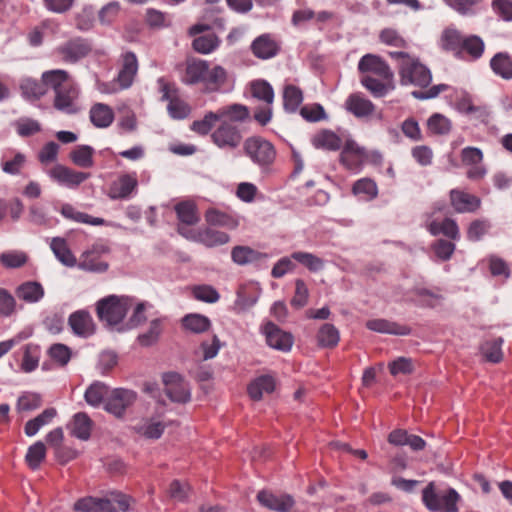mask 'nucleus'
<instances>
[{
  "instance_id": "f257e3e1",
  "label": "nucleus",
  "mask_w": 512,
  "mask_h": 512,
  "mask_svg": "<svg viewBox=\"0 0 512 512\" xmlns=\"http://www.w3.org/2000/svg\"><path fill=\"white\" fill-rule=\"evenodd\" d=\"M229 75L221 65L211 66L209 61L200 58H188L182 75V82L187 85L202 84L204 92L223 91L228 84Z\"/></svg>"
},
{
  "instance_id": "f03ea898",
  "label": "nucleus",
  "mask_w": 512,
  "mask_h": 512,
  "mask_svg": "<svg viewBox=\"0 0 512 512\" xmlns=\"http://www.w3.org/2000/svg\"><path fill=\"white\" fill-rule=\"evenodd\" d=\"M42 81L55 93L53 101L55 109L67 114L78 112L79 88L67 71L61 69L46 71L42 74Z\"/></svg>"
},
{
  "instance_id": "7ed1b4c3",
  "label": "nucleus",
  "mask_w": 512,
  "mask_h": 512,
  "mask_svg": "<svg viewBox=\"0 0 512 512\" xmlns=\"http://www.w3.org/2000/svg\"><path fill=\"white\" fill-rule=\"evenodd\" d=\"M461 496L451 488H438L435 482H429L422 491V502L432 512H458Z\"/></svg>"
},
{
  "instance_id": "20e7f679",
  "label": "nucleus",
  "mask_w": 512,
  "mask_h": 512,
  "mask_svg": "<svg viewBox=\"0 0 512 512\" xmlns=\"http://www.w3.org/2000/svg\"><path fill=\"white\" fill-rule=\"evenodd\" d=\"M134 303L135 299L130 296L109 295L97 301L96 313L101 322L114 327L124 320Z\"/></svg>"
},
{
  "instance_id": "39448f33",
  "label": "nucleus",
  "mask_w": 512,
  "mask_h": 512,
  "mask_svg": "<svg viewBox=\"0 0 512 512\" xmlns=\"http://www.w3.org/2000/svg\"><path fill=\"white\" fill-rule=\"evenodd\" d=\"M243 152L262 171H269L277 158L272 142L262 136H250L243 142Z\"/></svg>"
},
{
  "instance_id": "423d86ee",
  "label": "nucleus",
  "mask_w": 512,
  "mask_h": 512,
  "mask_svg": "<svg viewBox=\"0 0 512 512\" xmlns=\"http://www.w3.org/2000/svg\"><path fill=\"white\" fill-rule=\"evenodd\" d=\"M121 66L117 77L110 82L98 84V90L103 94H114L132 86L138 71V60L133 52L121 55Z\"/></svg>"
},
{
  "instance_id": "0eeeda50",
  "label": "nucleus",
  "mask_w": 512,
  "mask_h": 512,
  "mask_svg": "<svg viewBox=\"0 0 512 512\" xmlns=\"http://www.w3.org/2000/svg\"><path fill=\"white\" fill-rule=\"evenodd\" d=\"M130 499L126 495L117 494L113 499L83 497L74 503V510L79 512H126Z\"/></svg>"
},
{
  "instance_id": "6e6552de",
  "label": "nucleus",
  "mask_w": 512,
  "mask_h": 512,
  "mask_svg": "<svg viewBox=\"0 0 512 512\" xmlns=\"http://www.w3.org/2000/svg\"><path fill=\"white\" fill-rule=\"evenodd\" d=\"M110 253L109 245L103 241H97L82 252L77 266L87 272L104 273L109 268Z\"/></svg>"
},
{
  "instance_id": "1a4fd4ad",
  "label": "nucleus",
  "mask_w": 512,
  "mask_h": 512,
  "mask_svg": "<svg viewBox=\"0 0 512 512\" xmlns=\"http://www.w3.org/2000/svg\"><path fill=\"white\" fill-rule=\"evenodd\" d=\"M398 74L403 86L414 85L426 88L432 81L430 69L422 64L417 57L407 63H398Z\"/></svg>"
},
{
  "instance_id": "9d476101",
  "label": "nucleus",
  "mask_w": 512,
  "mask_h": 512,
  "mask_svg": "<svg viewBox=\"0 0 512 512\" xmlns=\"http://www.w3.org/2000/svg\"><path fill=\"white\" fill-rule=\"evenodd\" d=\"M136 391L128 388L118 387L111 389L104 402V409L117 419H123L137 401Z\"/></svg>"
},
{
  "instance_id": "9b49d317",
  "label": "nucleus",
  "mask_w": 512,
  "mask_h": 512,
  "mask_svg": "<svg viewBox=\"0 0 512 512\" xmlns=\"http://www.w3.org/2000/svg\"><path fill=\"white\" fill-rule=\"evenodd\" d=\"M210 137L213 144L225 151L237 149L243 141L241 129L227 120L220 121V124L211 133Z\"/></svg>"
},
{
  "instance_id": "f8f14e48",
  "label": "nucleus",
  "mask_w": 512,
  "mask_h": 512,
  "mask_svg": "<svg viewBox=\"0 0 512 512\" xmlns=\"http://www.w3.org/2000/svg\"><path fill=\"white\" fill-rule=\"evenodd\" d=\"M164 392L175 403L186 404L191 400V388L185 378L177 372H167L162 375Z\"/></svg>"
},
{
  "instance_id": "ddd939ff",
  "label": "nucleus",
  "mask_w": 512,
  "mask_h": 512,
  "mask_svg": "<svg viewBox=\"0 0 512 512\" xmlns=\"http://www.w3.org/2000/svg\"><path fill=\"white\" fill-rule=\"evenodd\" d=\"M55 52L63 62L75 64L92 52V45L85 38L74 37L59 45Z\"/></svg>"
},
{
  "instance_id": "4468645a",
  "label": "nucleus",
  "mask_w": 512,
  "mask_h": 512,
  "mask_svg": "<svg viewBox=\"0 0 512 512\" xmlns=\"http://www.w3.org/2000/svg\"><path fill=\"white\" fill-rule=\"evenodd\" d=\"M179 234L188 240L201 243L206 247L224 245L230 240V237L227 233L213 230L209 227L196 229L181 226L179 228Z\"/></svg>"
},
{
  "instance_id": "2eb2a0df",
  "label": "nucleus",
  "mask_w": 512,
  "mask_h": 512,
  "mask_svg": "<svg viewBox=\"0 0 512 512\" xmlns=\"http://www.w3.org/2000/svg\"><path fill=\"white\" fill-rule=\"evenodd\" d=\"M162 99L168 101L167 111L173 119H184L191 112L189 104L182 98L174 83L162 82Z\"/></svg>"
},
{
  "instance_id": "dca6fc26",
  "label": "nucleus",
  "mask_w": 512,
  "mask_h": 512,
  "mask_svg": "<svg viewBox=\"0 0 512 512\" xmlns=\"http://www.w3.org/2000/svg\"><path fill=\"white\" fill-rule=\"evenodd\" d=\"M358 71L363 75H372L383 77L385 79H394V73L389 64L379 55L365 54L358 62Z\"/></svg>"
},
{
  "instance_id": "f3484780",
  "label": "nucleus",
  "mask_w": 512,
  "mask_h": 512,
  "mask_svg": "<svg viewBox=\"0 0 512 512\" xmlns=\"http://www.w3.org/2000/svg\"><path fill=\"white\" fill-rule=\"evenodd\" d=\"M262 332L265 335L266 343L269 347L282 352H289L291 350L294 337L290 332L282 330L271 321L263 326Z\"/></svg>"
},
{
  "instance_id": "a211bd4d",
  "label": "nucleus",
  "mask_w": 512,
  "mask_h": 512,
  "mask_svg": "<svg viewBox=\"0 0 512 512\" xmlns=\"http://www.w3.org/2000/svg\"><path fill=\"white\" fill-rule=\"evenodd\" d=\"M250 49L256 58L261 60H268L280 53L281 42L275 35L265 33L256 37L252 41Z\"/></svg>"
},
{
  "instance_id": "6ab92c4d",
  "label": "nucleus",
  "mask_w": 512,
  "mask_h": 512,
  "mask_svg": "<svg viewBox=\"0 0 512 512\" xmlns=\"http://www.w3.org/2000/svg\"><path fill=\"white\" fill-rule=\"evenodd\" d=\"M47 174L53 181L68 188H77L90 177L89 173L75 171L62 164H56L47 171Z\"/></svg>"
},
{
  "instance_id": "aec40b11",
  "label": "nucleus",
  "mask_w": 512,
  "mask_h": 512,
  "mask_svg": "<svg viewBox=\"0 0 512 512\" xmlns=\"http://www.w3.org/2000/svg\"><path fill=\"white\" fill-rule=\"evenodd\" d=\"M138 179L136 172L124 173L114 180L108 191V197L113 200L129 199L137 190Z\"/></svg>"
},
{
  "instance_id": "412c9836",
  "label": "nucleus",
  "mask_w": 512,
  "mask_h": 512,
  "mask_svg": "<svg viewBox=\"0 0 512 512\" xmlns=\"http://www.w3.org/2000/svg\"><path fill=\"white\" fill-rule=\"evenodd\" d=\"M450 205L456 213H475L481 207V199L459 188L449 192Z\"/></svg>"
},
{
  "instance_id": "4be33fe9",
  "label": "nucleus",
  "mask_w": 512,
  "mask_h": 512,
  "mask_svg": "<svg viewBox=\"0 0 512 512\" xmlns=\"http://www.w3.org/2000/svg\"><path fill=\"white\" fill-rule=\"evenodd\" d=\"M221 12L222 10L219 7L206 8L202 16L203 22L192 25L188 34L196 36L212 29L223 31L225 29V19L221 16Z\"/></svg>"
},
{
  "instance_id": "5701e85b",
  "label": "nucleus",
  "mask_w": 512,
  "mask_h": 512,
  "mask_svg": "<svg viewBox=\"0 0 512 512\" xmlns=\"http://www.w3.org/2000/svg\"><path fill=\"white\" fill-rule=\"evenodd\" d=\"M257 500L263 507L277 512H288L295 504L294 498L291 495H276L268 490L259 491Z\"/></svg>"
},
{
  "instance_id": "b1692460",
  "label": "nucleus",
  "mask_w": 512,
  "mask_h": 512,
  "mask_svg": "<svg viewBox=\"0 0 512 512\" xmlns=\"http://www.w3.org/2000/svg\"><path fill=\"white\" fill-rule=\"evenodd\" d=\"M345 109L357 118H366L373 115L375 105L360 92L350 94L345 100Z\"/></svg>"
},
{
  "instance_id": "393cba45",
  "label": "nucleus",
  "mask_w": 512,
  "mask_h": 512,
  "mask_svg": "<svg viewBox=\"0 0 512 512\" xmlns=\"http://www.w3.org/2000/svg\"><path fill=\"white\" fill-rule=\"evenodd\" d=\"M68 323L74 334L89 337L95 332L92 316L85 310H78L69 316Z\"/></svg>"
},
{
  "instance_id": "a878e982",
  "label": "nucleus",
  "mask_w": 512,
  "mask_h": 512,
  "mask_svg": "<svg viewBox=\"0 0 512 512\" xmlns=\"http://www.w3.org/2000/svg\"><path fill=\"white\" fill-rule=\"evenodd\" d=\"M360 83L375 98L384 97L395 88L394 79L389 80L372 75L361 76Z\"/></svg>"
},
{
  "instance_id": "bb28decb",
  "label": "nucleus",
  "mask_w": 512,
  "mask_h": 512,
  "mask_svg": "<svg viewBox=\"0 0 512 512\" xmlns=\"http://www.w3.org/2000/svg\"><path fill=\"white\" fill-rule=\"evenodd\" d=\"M311 144L316 149L325 151H338L342 148L343 140L330 129H321L311 138Z\"/></svg>"
},
{
  "instance_id": "cd10ccee",
  "label": "nucleus",
  "mask_w": 512,
  "mask_h": 512,
  "mask_svg": "<svg viewBox=\"0 0 512 512\" xmlns=\"http://www.w3.org/2000/svg\"><path fill=\"white\" fill-rule=\"evenodd\" d=\"M485 51V43L478 35H466L462 43L458 59L466 61H477Z\"/></svg>"
},
{
  "instance_id": "c85d7f7f",
  "label": "nucleus",
  "mask_w": 512,
  "mask_h": 512,
  "mask_svg": "<svg viewBox=\"0 0 512 512\" xmlns=\"http://www.w3.org/2000/svg\"><path fill=\"white\" fill-rule=\"evenodd\" d=\"M205 221L210 226H219L235 229L239 225L237 216L232 211H223L218 208H209L205 212Z\"/></svg>"
},
{
  "instance_id": "c756f323",
  "label": "nucleus",
  "mask_w": 512,
  "mask_h": 512,
  "mask_svg": "<svg viewBox=\"0 0 512 512\" xmlns=\"http://www.w3.org/2000/svg\"><path fill=\"white\" fill-rule=\"evenodd\" d=\"M27 156L16 150H8L1 157V169L9 175H19L26 167Z\"/></svg>"
},
{
  "instance_id": "7c9ffc66",
  "label": "nucleus",
  "mask_w": 512,
  "mask_h": 512,
  "mask_svg": "<svg viewBox=\"0 0 512 512\" xmlns=\"http://www.w3.org/2000/svg\"><path fill=\"white\" fill-rule=\"evenodd\" d=\"M366 327L375 332L386 333L392 335H409L411 328L407 325H401L397 322L389 321L386 319H372L366 322Z\"/></svg>"
},
{
  "instance_id": "2f4dec72",
  "label": "nucleus",
  "mask_w": 512,
  "mask_h": 512,
  "mask_svg": "<svg viewBox=\"0 0 512 512\" xmlns=\"http://www.w3.org/2000/svg\"><path fill=\"white\" fill-rule=\"evenodd\" d=\"M175 211L179 220L177 228L178 231L181 226L193 228L192 226L196 225L200 220L197 206L192 201H183L178 203L175 206Z\"/></svg>"
},
{
  "instance_id": "473e14b6",
  "label": "nucleus",
  "mask_w": 512,
  "mask_h": 512,
  "mask_svg": "<svg viewBox=\"0 0 512 512\" xmlns=\"http://www.w3.org/2000/svg\"><path fill=\"white\" fill-rule=\"evenodd\" d=\"M92 428L93 421L84 412L76 413L68 426L70 434L83 441H86L90 438Z\"/></svg>"
},
{
  "instance_id": "72a5a7b5",
  "label": "nucleus",
  "mask_w": 512,
  "mask_h": 512,
  "mask_svg": "<svg viewBox=\"0 0 512 512\" xmlns=\"http://www.w3.org/2000/svg\"><path fill=\"white\" fill-rule=\"evenodd\" d=\"M426 228L433 236L443 234L451 240H458L460 238L458 224L452 218H445L442 222L431 220L426 224Z\"/></svg>"
},
{
  "instance_id": "f704fd0d",
  "label": "nucleus",
  "mask_w": 512,
  "mask_h": 512,
  "mask_svg": "<svg viewBox=\"0 0 512 512\" xmlns=\"http://www.w3.org/2000/svg\"><path fill=\"white\" fill-rule=\"evenodd\" d=\"M50 248L59 262L67 267L77 265V259L72 253L65 238L54 237L50 241Z\"/></svg>"
},
{
  "instance_id": "c9c22d12",
  "label": "nucleus",
  "mask_w": 512,
  "mask_h": 512,
  "mask_svg": "<svg viewBox=\"0 0 512 512\" xmlns=\"http://www.w3.org/2000/svg\"><path fill=\"white\" fill-rule=\"evenodd\" d=\"M465 36L466 35L462 34L456 28H446L441 34L440 46L443 50L452 52L457 58L461 51Z\"/></svg>"
},
{
  "instance_id": "e433bc0d",
  "label": "nucleus",
  "mask_w": 512,
  "mask_h": 512,
  "mask_svg": "<svg viewBox=\"0 0 512 512\" xmlns=\"http://www.w3.org/2000/svg\"><path fill=\"white\" fill-rule=\"evenodd\" d=\"M16 296L26 303H37L45 294L41 283L36 281H26L19 285L15 291Z\"/></svg>"
},
{
  "instance_id": "4c0bfd02",
  "label": "nucleus",
  "mask_w": 512,
  "mask_h": 512,
  "mask_svg": "<svg viewBox=\"0 0 512 512\" xmlns=\"http://www.w3.org/2000/svg\"><path fill=\"white\" fill-rule=\"evenodd\" d=\"M89 117L95 127L107 128L113 123L114 112L109 105L96 103L91 107Z\"/></svg>"
},
{
  "instance_id": "58836bf2",
  "label": "nucleus",
  "mask_w": 512,
  "mask_h": 512,
  "mask_svg": "<svg viewBox=\"0 0 512 512\" xmlns=\"http://www.w3.org/2000/svg\"><path fill=\"white\" fill-rule=\"evenodd\" d=\"M493 73L502 79H512V55L508 52H498L490 59Z\"/></svg>"
},
{
  "instance_id": "ea45409f",
  "label": "nucleus",
  "mask_w": 512,
  "mask_h": 512,
  "mask_svg": "<svg viewBox=\"0 0 512 512\" xmlns=\"http://www.w3.org/2000/svg\"><path fill=\"white\" fill-rule=\"evenodd\" d=\"M216 111L220 121L227 120L233 124L235 122L242 123L246 121L250 115L247 106L237 103L221 107Z\"/></svg>"
},
{
  "instance_id": "a19ab883",
  "label": "nucleus",
  "mask_w": 512,
  "mask_h": 512,
  "mask_svg": "<svg viewBox=\"0 0 512 512\" xmlns=\"http://www.w3.org/2000/svg\"><path fill=\"white\" fill-rule=\"evenodd\" d=\"M232 260L238 265L259 262L267 258V254L254 250L248 246H235L231 251Z\"/></svg>"
},
{
  "instance_id": "79ce46f5",
  "label": "nucleus",
  "mask_w": 512,
  "mask_h": 512,
  "mask_svg": "<svg viewBox=\"0 0 512 512\" xmlns=\"http://www.w3.org/2000/svg\"><path fill=\"white\" fill-rule=\"evenodd\" d=\"M60 213L66 219L92 226H100L105 222L102 218L93 217L87 213L78 211L74 206L68 203L62 205Z\"/></svg>"
},
{
  "instance_id": "37998d69",
  "label": "nucleus",
  "mask_w": 512,
  "mask_h": 512,
  "mask_svg": "<svg viewBox=\"0 0 512 512\" xmlns=\"http://www.w3.org/2000/svg\"><path fill=\"white\" fill-rule=\"evenodd\" d=\"M192 48L195 52L208 55L216 51L221 45V39L214 33L193 36Z\"/></svg>"
},
{
  "instance_id": "c03bdc74",
  "label": "nucleus",
  "mask_w": 512,
  "mask_h": 512,
  "mask_svg": "<svg viewBox=\"0 0 512 512\" xmlns=\"http://www.w3.org/2000/svg\"><path fill=\"white\" fill-rule=\"evenodd\" d=\"M275 389V379L270 375H262L252 381L248 386L251 399L258 401L264 393H272Z\"/></svg>"
},
{
  "instance_id": "a18cd8bd",
  "label": "nucleus",
  "mask_w": 512,
  "mask_h": 512,
  "mask_svg": "<svg viewBox=\"0 0 512 512\" xmlns=\"http://www.w3.org/2000/svg\"><path fill=\"white\" fill-rule=\"evenodd\" d=\"M109 387L100 381L93 382L85 391L84 398L88 405L99 407L109 395Z\"/></svg>"
},
{
  "instance_id": "49530a36",
  "label": "nucleus",
  "mask_w": 512,
  "mask_h": 512,
  "mask_svg": "<svg viewBox=\"0 0 512 512\" xmlns=\"http://www.w3.org/2000/svg\"><path fill=\"white\" fill-rule=\"evenodd\" d=\"M57 415L55 408H47L35 418L27 421L24 426V432L27 436L32 437L38 433V431L48 425Z\"/></svg>"
},
{
  "instance_id": "de8ad7c7",
  "label": "nucleus",
  "mask_w": 512,
  "mask_h": 512,
  "mask_svg": "<svg viewBox=\"0 0 512 512\" xmlns=\"http://www.w3.org/2000/svg\"><path fill=\"white\" fill-rule=\"evenodd\" d=\"M94 149L89 145H78L69 154L71 161L78 167L91 168L94 165Z\"/></svg>"
},
{
  "instance_id": "09e8293b",
  "label": "nucleus",
  "mask_w": 512,
  "mask_h": 512,
  "mask_svg": "<svg viewBox=\"0 0 512 512\" xmlns=\"http://www.w3.org/2000/svg\"><path fill=\"white\" fill-rule=\"evenodd\" d=\"M303 102L302 90L292 84L286 85L283 90V106L286 112L295 113Z\"/></svg>"
},
{
  "instance_id": "8fccbe9b",
  "label": "nucleus",
  "mask_w": 512,
  "mask_h": 512,
  "mask_svg": "<svg viewBox=\"0 0 512 512\" xmlns=\"http://www.w3.org/2000/svg\"><path fill=\"white\" fill-rule=\"evenodd\" d=\"M41 350L39 345L29 343L23 347V359L21 362V370L25 373H30L34 371L38 365L40 360Z\"/></svg>"
},
{
  "instance_id": "3c124183",
  "label": "nucleus",
  "mask_w": 512,
  "mask_h": 512,
  "mask_svg": "<svg viewBox=\"0 0 512 512\" xmlns=\"http://www.w3.org/2000/svg\"><path fill=\"white\" fill-rule=\"evenodd\" d=\"M339 340L338 329L330 323L323 324L317 333L318 345L323 348H333L338 345Z\"/></svg>"
},
{
  "instance_id": "603ef678",
  "label": "nucleus",
  "mask_w": 512,
  "mask_h": 512,
  "mask_svg": "<svg viewBox=\"0 0 512 512\" xmlns=\"http://www.w3.org/2000/svg\"><path fill=\"white\" fill-rule=\"evenodd\" d=\"M291 258L310 272H318L324 267V260L309 252L295 251L291 254Z\"/></svg>"
},
{
  "instance_id": "864d4df0",
  "label": "nucleus",
  "mask_w": 512,
  "mask_h": 512,
  "mask_svg": "<svg viewBox=\"0 0 512 512\" xmlns=\"http://www.w3.org/2000/svg\"><path fill=\"white\" fill-rule=\"evenodd\" d=\"M452 129L450 119L440 113L432 114L427 120V130L433 135H446Z\"/></svg>"
},
{
  "instance_id": "5fc2aeb1",
  "label": "nucleus",
  "mask_w": 512,
  "mask_h": 512,
  "mask_svg": "<svg viewBox=\"0 0 512 512\" xmlns=\"http://www.w3.org/2000/svg\"><path fill=\"white\" fill-rule=\"evenodd\" d=\"M28 261V255L24 251L9 250L0 254V263L9 269L20 268Z\"/></svg>"
},
{
  "instance_id": "6e6d98bb",
  "label": "nucleus",
  "mask_w": 512,
  "mask_h": 512,
  "mask_svg": "<svg viewBox=\"0 0 512 512\" xmlns=\"http://www.w3.org/2000/svg\"><path fill=\"white\" fill-rule=\"evenodd\" d=\"M352 192L355 195H363L366 200H372L378 195V187L373 179L362 178L353 184Z\"/></svg>"
},
{
  "instance_id": "4d7b16f0",
  "label": "nucleus",
  "mask_w": 512,
  "mask_h": 512,
  "mask_svg": "<svg viewBox=\"0 0 512 512\" xmlns=\"http://www.w3.org/2000/svg\"><path fill=\"white\" fill-rule=\"evenodd\" d=\"M46 457V447L43 442L38 441L28 448L25 460L32 470H37Z\"/></svg>"
},
{
  "instance_id": "13d9d810",
  "label": "nucleus",
  "mask_w": 512,
  "mask_h": 512,
  "mask_svg": "<svg viewBox=\"0 0 512 512\" xmlns=\"http://www.w3.org/2000/svg\"><path fill=\"white\" fill-rule=\"evenodd\" d=\"M182 324L185 329L191 332L202 333L210 328L211 322L206 316L200 314H190L186 315L182 319Z\"/></svg>"
},
{
  "instance_id": "bf43d9fd",
  "label": "nucleus",
  "mask_w": 512,
  "mask_h": 512,
  "mask_svg": "<svg viewBox=\"0 0 512 512\" xmlns=\"http://www.w3.org/2000/svg\"><path fill=\"white\" fill-rule=\"evenodd\" d=\"M301 117L307 122L315 123L327 120L328 115L319 103L306 104L299 110Z\"/></svg>"
},
{
  "instance_id": "052dcab7",
  "label": "nucleus",
  "mask_w": 512,
  "mask_h": 512,
  "mask_svg": "<svg viewBox=\"0 0 512 512\" xmlns=\"http://www.w3.org/2000/svg\"><path fill=\"white\" fill-rule=\"evenodd\" d=\"M14 127L17 134L21 137H30L42 130L39 121L28 117H21L16 120L14 122Z\"/></svg>"
},
{
  "instance_id": "680f3d73",
  "label": "nucleus",
  "mask_w": 512,
  "mask_h": 512,
  "mask_svg": "<svg viewBox=\"0 0 512 512\" xmlns=\"http://www.w3.org/2000/svg\"><path fill=\"white\" fill-rule=\"evenodd\" d=\"M217 121H220L217 111H209L202 119L193 121L190 129L198 135L205 136L211 132L213 125Z\"/></svg>"
},
{
  "instance_id": "e2e57ef3",
  "label": "nucleus",
  "mask_w": 512,
  "mask_h": 512,
  "mask_svg": "<svg viewBox=\"0 0 512 512\" xmlns=\"http://www.w3.org/2000/svg\"><path fill=\"white\" fill-rule=\"evenodd\" d=\"M252 96L271 105L274 100V91L272 86L265 80H256L251 84Z\"/></svg>"
},
{
  "instance_id": "0e129e2a",
  "label": "nucleus",
  "mask_w": 512,
  "mask_h": 512,
  "mask_svg": "<svg viewBox=\"0 0 512 512\" xmlns=\"http://www.w3.org/2000/svg\"><path fill=\"white\" fill-rule=\"evenodd\" d=\"M503 339L501 337L485 342L482 347V353L487 361L491 363H499L503 358L501 345Z\"/></svg>"
},
{
  "instance_id": "69168bd1",
  "label": "nucleus",
  "mask_w": 512,
  "mask_h": 512,
  "mask_svg": "<svg viewBox=\"0 0 512 512\" xmlns=\"http://www.w3.org/2000/svg\"><path fill=\"white\" fill-rule=\"evenodd\" d=\"M309 300V289L303 279L295 280V292L291 298L290 304L295 309L303 308L308 304Z\"/></svg>"
},
{
  "instance_id": "338daca9",
  "label": "nucleus",
  "mask_w": 512,
  "mask_h": 512,
  "mask_svg": "<svg viewBox=\"0 0 512 512\" xmlns=\"http://www.w3.org/2000/svg\"><path fill=\"white\" fill-rule=\"evenodd\" d=\"M120 116L117 126L120 133H131L137 129V119L135 113L128 107L120 109Z\"/></svg>"
},
{
  "instance_id": "774afa93",
  "label": "nucleus",
  "mask_w": 512,
  "mask_h": 512,
  "mask_svg": "<svg viewBox=\"0 0 512 512\" xmlns=\"http://www.w3.org/2000/svg\"><path fill=\"white\" fill-rule=\"evenodd\" d=\"M41 404L42 399L39 394L26 392L18 398L16 409L18 412H28L39 408Z\"/></svg>"
}]
</instances>
